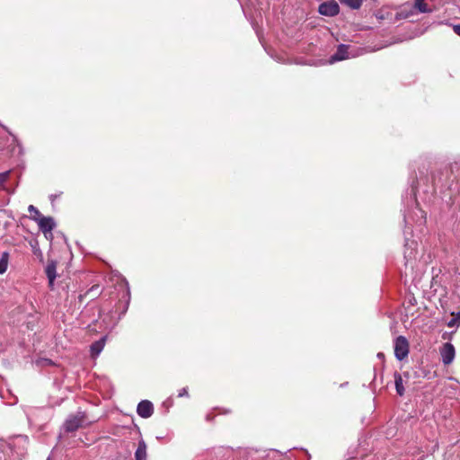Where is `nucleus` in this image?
<instances>
[{
	"label": "nucleus",
	"instance_id": "obj_1",
	"mask_svg": "<svg viewBox=\"0 0 460 460\" xmlns=\"http://www.w3.org/2000/svg\"><path fill=\"white\" fill-rule=\"evenodd\" d=\"M410 345L407 339L398 336L394 341V356L398 360H402L409 354Z\"/></svg>",
	"mask_w": 460,
	"mask_h": 460
},
{
	"label": "nucleus",
	"instance_id": "obj_2",
	"mask_svg": "<svg viewBox=\"0 0 460 460\" xmlns=\"http://www.w3.org/2000/svg\"><path fill=\"white\" fill-rule=\"evenodd\" d=\"M32 219L36 222H38V226L40 229V231L44 234V235L48 238L47 234H49L50 236L52 235L51 232L55 227V222L52 217H33Z\"/></svg>",
	"mask_w": 460,
	"mask_h": 460
},
{
	"label": "nucleus",
	"instance_id": "obj_3",
	"mask_svg": "<svg viewBox=\"0 0 460 460\" xmlns=\"http://www.w3.org/2000/svg\"><path fill=\"white\" fill-rule=\"evenodd\" d=\"M318 11L321 14L325 16H334L339 13L340 6L335 0H330L322 3L319 5Z\"/></svg>",
	"mask_w": 460,
	"mask_h": 460
},
{
	"label": "nucleus",
	"instance_id": "obj_4",
	"mask_svg": "<svg viewBox=\"0 0 460 460\" xmlns=\"http://www.w3.org/2000/svg\"><path fill=\"white\" fill-rule=\"evenodd\" d=\"M455 347L449 342L443 344L442 348L440 349V355L445 365H449L452 363L455 358Z\"/></svg>",
	"mask_w": 460,
	"mask_h": 460
},
{
	"label": "nucleus",
	"instance_id": "obj_5",
	"mask_svg": "<svg viewBox=\"0 0 460 460\" xmlns=\"http://www.w3.org/2000/svg\"><path fill=\"white\" fill-rule=\"evenodd\" d=\"M137 411L140 417L145 419L149 418L154 412L153 403L147 400L141 401L137 405Z\"/></svg>",
	"mask_w": 460,
	"mask_h": 460
},
{
	"label": "nucleus",
	"instance_id": "obj_6",
	"mask_svg": "<svg viewBox=\"0 0 460 460\" xmlns=\"http://www.w3.org/2000/svg\"><path fill=\"white\" fill-rule=\"evenodd\" d=\"M57 265L58 262L54 260H48L47 266L45 268V273L49 279V286L52 288L54 281L57 278Z\"/></svg>",
	"mask_w": 460,
	"mask_h": 460
},
{
	"label": "nucleus",
	"instance_id": "obj_7",
	"mask_svg": "<svg viewBox=\"0 0 460 460\" xmlns=\"http://www.w3.org/2000/svg\"><path fill=\"white\" fill-rule=\"evenodd\" d=\"M84 417L75 415L67 419L65 422V429L66 432H74L82 427Z\"/></svg>",
	"mask_w": 460,
	"mask_h": 460
},
{
	"label": "nucleus",
	"instance_id": "obj_8",
	"mask_svg": "<svg viewBox=\"0 0 460 460\" xmlns=\"http://www.w3.org/2000/svg\"><path fill=\"white\" fill-rule=\"evenodd\" d=\"M415 13L412 6L408 4H404L400 7L399 11L395 14V18L397 20L407 19L412 16Z\"/></svg>",
	"mask_w": 460,
	"mask_h": 460
},
{
	"label": "nucleus",
	"instance_id": "obj_9",
	"mask_svg": "<svg viewBox=\"0 0 460 460\" xmlns=\"http://www.w3.org/2000/svg\"><path fill=\"white\" fill-rule=\"evenodd\" d=\"M146 444L144 440H140L135 452V460H146Z\"/></svg>",
	"mask_w": 460,
	"mask_h": 460
},
{
	"label": "nucleus",
	"instance_id": "obj_10",
	"mask_svg": "<svg viewBox=\"0 0 460 460\" xmlns=\"http://www.w3.org/2000/svg\"><path fill=\"white\" fill-rule=\"evenodd\" d=\"M412 8L414 9V11L416 10L418 13H420L432 12V9L428 5L425 0H414Z\"/></svg>",
	"mask_w": 460,
	"mask_h": 460
},
{
	"label": "nucleus",
	"instance_id": "obj_11",
	"mask_svg": "<svg viewBox=\"0 0 460 460\" xmlns=\"http://www.w3.org/2000/svg\"><path fill=\"white\" fill-rule=\"evenodd\" d=\"M105 339L106 338L103 337L91 345L92 357L95 358L101 353L105 345Z\"/></svg>",
	"mask_w": 460,
	"mask_h": 460
},
{
	"label": "nucleus",
	"instance_id": "obj_12",
	"mask_svg": "<svg viewBox=\"0 0 460 460\" xmlns=\"http://www.w3.org/2000/svg\"><path fill=\"white\" fill-rule=\"evenodd\" d=\"M348 57V47L341 44L338 47L336 53L332 57V60L340 61L347 58Z\"/></svg>",
	"mask_w": 460,
	"mask_h": 460
},
{
	"label": "nucleus",
	"instance_id": "obj_13",
	"mask_svg": "<svg viewBox=\"0 0 460 460\" xmlns=\"http://www.w3.org/2000/svg\"><path fill=\"white\" fill-rule=\"evenodd\" d=\"M394 383H395V389H396L397 394L400 396H402L404 394L405 390H404V386L402 384V377L401 374H399L398 372L394 373Z\"/></svg>",
	"mask_w": 460,
	"mask_h": 460
},
{
	"label": "nucleus",
	"instance_id": "obj_14",
	"mask_svg": "<svg viewBox=\"0 0 460 460\" xmlns=\"http://www.w3.org/2000/svg\"><path fill=\"white\" fill-rule=\"evenodd\" d=\"M342 4L349 6L351 9H359L363 4V0H339Z\"/></svg>",
	"mask_w": 460,
	"mask_h": 460
},
{
	"label": "nucleus",
	"instance_id": "obj_15",
	"mask_svg": "<svg viewBox=\"0 0 460 460\" xmlns=\"http://www.w3.org/2000/svg\"><path fill=\"white\" fill-rule=\"evenodd\" d=\"M7 264H8V253L4 252L2 259L0 260V274H3L6 271Z\"/></svg>",
	"mask_w": 460,
	"mask_h": 460
},
{
	"label": "nucleus",
	"instance_id": "obj_16",
	"mask_svg": "<svg viewBox=\"0 0 460 460\" xmlns=\"http://www.w3.org/2000/svg\"><path fill=\"white\" fill-rule=\"evenodd\" d=\"M452 315L454 316V318H452L447 323V326L448 327H454V326L458 325L460 323V313H458L456 316H455L454 314H452Z\"/></svg>",
	"mask_w": 460,
	"mask_h": 460
},
{
	"label": "nucleus",
	"instance_id": "obj_17",
	"mask_svg": "<svg viewBox=\"0 0 460 460\" xmlns=\"http://www.w3.org/2000/svg\"><path fill=\"white\" fill-rule=\"evenodd\" d=\"M101 293L100 287L98 285L93 286L85 296L91 295V296H98Z\"/></svg>",
	"mask_w": 460,
	"mask_h": 460
},
{
	"label": "nucleus",
	"instance_id": "obj_18",
	"mask_svg": "<svg viewBox=\"0 0 460 460\" xmlns=\"http://www.w3.org/2000/svg\"><path fill=\"white\" fill-rule=\"evenodd\" d=\"M28 210L32 214V217H36L39 218L41 217V214L39 211V209L36 207H34L33 205H30L28 208Z\"/></svg>",
	"mask_w": 460,
	"mask_h": 460
},
{
	"label": "nucleus",
	"instance_id": "obj_19",
	"mask_svg": "<svg viewBox=\"0 0 460 460\" xmlns=\"http://www.w3.org/2000/svg\"><path fill=\"white\" fill-rule=\"evenodd\" d=\"M11 171L0 173V185H3L9 178Z\"/></svg>",
	"mask_w": 460,
	"mask_h": 460
},
{
	"label": "nucleus",
	"instance_id": "obj_20",
	"mask_svg": "<svg viewBox=\"0 0 460 460\" xmlns=\"http://www.w3.org/2000/svg\"><path fill=\"white\" fill-rule=\"evenodd\" d=\"M188 395H189L188 388L184 387L179 391L178 397L188 396Z\"/></svg>",
	"mask_w": 460,
	"mask_h": 460
},
{
	"label": "nucleus",
	"instance_id": "obj_21",
	"mask_svg": "<svg viewBox=\"0 0 460 460\" xmlns=\"http://www.w3.org/2000/svg\"><path fill=\"white\" fill-rule=\"evenodd\" d=\"M453 31L456 34L460 36V24H456L453 26Z\"/></svg>",
	"mask_w": 460,
	"mask_h": 460
},
{
	"label": "nucleus",
	"instance_id": "obj_22",
	"mask_svg": "<svg viewBox=\"0 0 460 460\" xmlns=\"http://www.w3.org/2000/svg\"><path fill=\"white\" fill-rule=\"evenodd\" d=\"M34 253H35L37 256H39V257H40V261H42V260H43V255H42V252H41V251H40V249H36V250L34 251Z\"/></svg>",
	"mask_w": 460,
	"mask_h": 460
},
{
	"label": "nucleus",
	"instance_id": "obj_23",
	"mask_svg": "<svg viewBox=\"0 0 460 460\" xmlns=\"http://www.w3.org/2000/svg\"><path fill=\"white\" fill-rule=\"evenodd\" d=\"M46 361H48L49 364L51 363V360L50 359H47Z\"/></svg>",
	"mask_w": 460,
	"mask_h": 460
},
{
	"label": "nucleus",
	"instance_id": "obj_24",
	"mask_svg": "<svg viewBox=\"0 0 460 460\" xmlns=\"http://www.w3.org/2000/svg\"><path fill=\"white\" fill-rule=\"evenodd\" d=\"M47 460H50L49 458H48Z\"/></svg>",
	"mask_w": 460,
	"mask_h": 460
}]
</instances>
